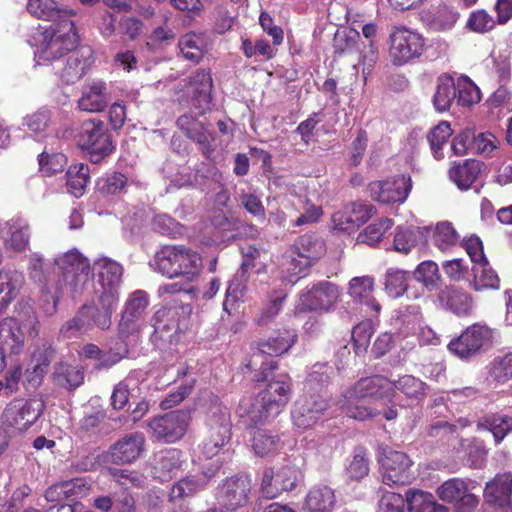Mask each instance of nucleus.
I'll list each match as a JSON object with an SVG mask.
<instances>
[{
    "label": "nucleus",
    "mask_w": 512,
    "mask_h": 512,
    "mask_svg": "<svg viewBox=\"0 0 512 512\" xmlns=\"http://www.w3.org/2000/svg\"><path fill=\"white\" fill-rule=\"evenodd\" d=\"M79 37L71 19L51 23L42 33V41L37 50L39 59L52 61L66 52H72Z\"/></svg>",
    "instance_id": "nucleus-5"
},
{
    "label": "nucleus",
    "mask_w": 512,
    "mask_h": 512,
    "mask_svg": "<svg viewBox=\"0 0 512 512\" xmlns=\"http://www.w3.org/2000/svg\"><path fill=\"white\" fill-rule=\"evenodd\" d=\"M84 370L80 366L59 363L55 366L53 379L56 385L67 390H74L84 382Z\"/></svg>",
    "instance_id": "nucleus-43"
},
{
    "label": "nucleus",
    "mask_w": 512,
    "mask_h": 512,
    "mask_svg": "<svg viewBox=\"0 0 512 512\" xmlns=\"http://www.w3.org/2000/svg\"><path fill=\"white\" fill-rule=\"evenodd\" d=\"M150 300L144 290L131 292L124 302L118 323V335L121 340L137 336L145 326V317Z\"/></svg>",
    "instance_id": "nucleus-6"
},
{
    "label": "nucleus",
    "mask_w": 512,
    "mask_h": 512,
    "mask_svg": "<svg viewBox=\"0 0 512 512\" xmlns=\"http://www.w3.org/2000/svg\"><path fill=\"white\" fill-rule=\"evenodd\" d=\"M336 503L332 488L327 485L312 487L305 497L303 510L305 512H332Z\"/></svg>",
    "instance_id": "nucleus-33"
},
{
    "label": "nucleus",
    "mask_w": 512,
    "mask_h": 512,
    "mask_svg": "<svg viewBox=\"0 0 512 512\" xmlns=\"http://www.w3.org/2000/svg\"><path fill=\"white\" fill-rule=\"evenodd\" d=\"M439 298L447 309L458 316H466L473 309L471 296L455 287H447L445 290H442Z\"/></svg>",
    "instance_id": "nucleus-39"
},
{
    "label": "nucleus",
    "mask_w": 512,
    "mask_h": 512,
    "mask_svg": "<svg viewBox=\"0 0 512 512\" xmlns=\"http://www.w3.org/2000/svg\"><path fill=\"white\" fill-rule=\"evenodd\" d=\"M93 270L97 273L96 296L103 295L119 300V290L124 272L123 266L109 257L101 256L94 260Z\"/></svg>",
    "instance_id": "nucleus-11"
},
{
    "label": "nucleus",
    "mask_w": 512,
    "mask_h": 512,
    "mask_svg": "<svg viewBox=\"0 0 512 512\" xmlns=\"http://www.w3.org/2000/svg\"><path fill=\"white\" fill-rule=\"evenodd\" d=\"M456 101L463 107H469L480 101L478 87L467 77L461 76L455 81Z\"/></svg>",
    "instance_id": "nucleus-53"
},
{
    "label": "nucleus",
    "mask_w": 512,
    "mask_h": 512,
    "mask_svg": "<svg viewBox=\"0 0 512 512\" xmlns=\"http://www.w3.org/2000/svg\"><path fill=\"white\" fill-rule=\"evenodd\" d=\"M456 99L455 80L452 76L443 74L437 79L433 105L438 112L449 110Z\"/></svg>",
    "instance_id": "nucleus-44"
},
{
    "label": "nucleus",
    "mask_w": 512,
    "mask_h": 512,
    "mask_svg": "<svg viewBox=\"0 0 512 512\" xmlns=\"http://www.w3.org/2000/svg\"><path fill=\"white\" fill-rule=\"evenodd\" d=\"M349 389L351 395H358L364 399L384 402L393 400V383L382 375L361 378Z\"/></svg>",
    "instance_id": "nucleus-22"
},
{
    "label": "nucleus",
    "mask_w": 512,
    "mask_h": 512,
    "mask_svg": "<svg viewBox=\"0 0 512 512\" xmlns=\"http://www.w3.org/2000/svg\"><path fill=\"white\" fill-rule=\"evenodd\" d=\"M382 481L388 486L406 485L414 478L412 461L401 451L386 449L379 459Z\"/></svg>",
    "instance_id": "nucleus-10"
},
{
    "label": "nucleus",
    "mask_w": 512,
    "mask_h": 512,
    "mask_svg": "<svg viewBox=\"0 0 512 512\" xmlns=\"http://www.w3.org/2000/svg\"><path fill=\"white\" fill-rule=\"evenodd\" d=\"M178 47L182 56L193 63H198L204 55L203 38L193 32L183 35L179 39Z\"/></svg>",
    "instance_id": "nucleus-51"
},
{
    "label": "nucleus",
    "mask_w": 512,
    "mask_h": 512,
    "mask_svg": "<svg viewBox=\"0 0 512 512\" xmlns=\"http://www.w3.org/2000/svg\"><path fill=\"white\" fill-rule=\"evenodd\" d=\"M182 453L178 449H166L159 451L153 459V475L160 481L171 480L181 467Z\"/></svg>",
    "instance_id": "nucleus-30"
},
{
    "label": "nucleus",
    "mask_w": 512,
    "mask_h": 512,
    "mask_svg": "<svg viewBox=\"0 0 512 512\" xmlns=\"http://www.w3.org/2000/svg\"><path fill=\"white\" fill-rule=\"evenodd\" d=\"M329 407L322 395H302L294 404L292 421L299 429H308L315 425Z\"/></svg>",
    "instance_id": "nucleus-17"
},
{
    "label": "nucleus",
    "mask_w": 512,
    "mask_h": 512,
    "mask_svg": "<svg viewBox=\"0 0 512 512\" xmlns=\"http://www.w3.org/2000/svg\"><path fill=\"white\" fill-rule=\"evenodd\" d=\"M512 495V473L497 474L493 480L486 483L484 497L490 504H502Z\"/></svg>",
    "instance_id": "nucleus-36"
},
{
    "label": "nucleus",
    "mask_w": 512,
    "mask_h": 512,
    "mask_svg": "<svg viewBox=\"0 0 512 512\" xmlns=\"http://www.w3.org/2000/svg\"><path fill=\"white\" fill-rule=\"evenodd\" d=\"M481 171V163L477 160H465L462 164L454 165L449 170V178L458 188L467 190L473 184Z\"/></svg>",
    "instance_id": "nucleus-42"
},
{
    "label": "nucleus",
    "mask_w": 512,
    "mask_h": 512,
    "mask_svg": "<svg viewBox=\"0 0 512 512\" xmlns=\"http://www.w3.org/2000/svg\"><path fill=\"white\" fill-rule=\"evenodd\" d=\"M360 34L351 28H346L336 32L334 37V52L338 55L362 53L359 50L358 43Z\"/></svg>",
    "instance_id": "nucleus-52"
},
{
    "label": "nucleus",
    "mask_w": 512,
    "mask_h": 512,
    "mask_svg": "<svg viewBox=\"0 0 512 512\" xmlns=\"http://www.w3.org/2000/svg\"><path fill=\"white\" fill-rule=\"evenodd\" d=\"M410 279V272L397 268L390 267L384 273V288L385 292L391 298L402 297L408 289Z\"/></svg>",
    "instance_id": "nucleus-46"
},
{
    "label": "nucleus",
    "mask_w": 512,
    "mask_h": 512,
    "mask_svg": "<svg viewBox=\"0 0 512 512\" xmlns=\"http://www.w3.org/2000/svg\"><path fill=\"white\" fill-rule=\"evenodd\" d=\"M93 63V52L90 47H81L68 54L65 66L60 74L66 84H74L80 80Z\"/></svg>",
    "instance_id": "nucleus-27"
},
{
    "label": "nucleus",
    "mask_w": 512,
    "mask_h": 512,
    "mask_svg": "<svg viewBox=\"0 0 512 512\" xmlns=\"http://www.w3.org/2000/svg\"><path fill=\"white\" fill-rule=\"evenodd\" d=\"M129 354L128 344L125 340H121L114 348L108 351H101V356L98 362L95 363L94 369L107 370L118 364L122 359L126 358Z\"/></svg>",
    "instance_id": "nucleus-60"
},
{
    "label": "nucleus",
    "mask_w": 512,
    "mask_h": 512,
    "mask_svg": "<svg viewBox=\"0 0 512 512\" xmlns=\"http://www.w3.org/2000/svg\"><path fill=\"white\" fill-rule=\"evenodd\" d=\"M43 410L44 403L39 399H14L2 413V424L14 432H25L38 420Z\"/></svg>",
    "instance_id": "nucleus-8"
},
{
    "label": "nucleus",
    "mask_w": 512,
    "mask_h": 512,
    "mask_svg": "<svg viewBox=\"0 0 512 512\" xmlns=\"http://www.w3.org/2000/svg\"><path fill=\"white\" fill-rule=\"evenodd\" d=\"M145 436L141 432L125 435L110 447L109 456L114 464H130L144 451Z\"/></svg>",
    "instance_id": "nucleus-24"
},
{
    "label": "nucleus",
    "mask_w": 512,
    "mask_h": 512,
    "mask_svg": "<svg viewBox=\"0 0 512 512\" xmlns=\"http://www.w3.org/2000/svg\"><path fill=\"white\" fill-rule=\"evenodd\" d=\"M473 274L474 277L471 281V286L476 291L499 288V277L492 269L487 259L473 266Z\"/></svg>",
    "instance_id": "nucleus-48"
},
{
    "label": "nucleus",
    "mask_w": 512,
    "mask_h": 512,
    "mask_svg": "<svg viewBox=\"0 0 512 512\" xmlns=\"http://www.w3.org/2000/svg\"><path fill=\"white\" fill-rule=\"evenodd\" d=\"M151 324L160 339L176 343L187 328L186 310L184 307H162L154 313Z\"/></svg>",
    "instance_id": "nucleus-9"
},
{
    "label": "nucleus",
    "mask_w": 512,
    "mask_h": 512,
    "mask_svg": "<svg viewBox=\"0 0 512 512\" xmlns=\"http://www.w3.org/2000/svg\"><path fill=\"white\" fill-rule=\"evenodd\" d=\"M38 162L40 171L45 176H51L52 174L62 172L67 164V158L62 153L49 154L43 151L38 156Z\"/></svg>",
    "instance_id": "nucleus-64"
},
{
    "label": "nucleus",
    "mask_w": 512,
    "mask_h": 512,
    "mask_svg": "<svg viewBox=\"0 0 512 512\" xmlns=\"http://www.w3.org/2000/svg\"><path fill=\"white\" fill-rule=\"evenodd\" d=\"M362 400H364L363 397L351 395V389H347L338 400V405L348 417L359 421L374 418L381 414L379 410L363 405Z\"/></svg>",
    "instance_id": "nucleus-34"
},
{
    "label": "nucleus",
    "mask_w": 512,
    "mask_h": 512,
    "mask_svg": "<svg viewBox=\"0 0 512 512\" xmlns=\"http://www.w3.org/2000/svg\"><path fill=\"white\" fill-rule=\"evenodd\" d=\"M492 343V330L486 325L473 324L448 344L449 351L461 359H468Z\"/></svg>",
    "instance_id": "nucleus-12"
},
{
    "label": "nucleus",
    "mask_w": 512,
    "mask_h": 512,
    "mask_svg": "<svg viewBox=\"0 0 512 512\" xmlns=\"http://www.w3.org/2000/svg\"><path fill=\"white\" fill-rule=\"evenodd\" d=\"M439 498L452 504L455 512H473L479 503L466 481L460 478H452L442 483L437 489Z\"/></svg>",
    "instance_id": "nucleus-16"
},
{
    "label": "nucleus",
    "mask_w": 512,
    "mask_h": 512,
    "mask_svg": "<svg viewBox=\"0 0 512 512\" xmlns=\"http://www.w3.org/2000/svg\"><path fill=\"white\" fill-rule=\"evenodd\" d=\"M128 184L127 177L120 172L104 174L97 180V190L103 195H119L125 192Z\"/></svg>",
    "instance_id": "nucleus-54"
},
{
    "label": "nucleus",
    "mask_w": 512,
    "mask_h": 512,
    "mask_svg": "<svg viewBox=\"0 0 512 512\" xmlns=\"http://www.w3.org/2000/svg\"><path fill=\"white\" fill-rule=\"evenodd\" d=\"M24 283V276L17 270L0 271V309H5L16 298Z\"/></svg>",
    "instance_id": "nucleus-40"
},
{
    "label": "nucleus",
    "mask_w": 512,
    "mask_h": 512,
    "mask_svg": "<svg viewBox=\"0 0 512 512\" xmlns=\"http://www.w3.org/2000/svg\"><path fill=\"white\" fill-rule=\"evenodd\" d=\"M91 330L88 318L83 306L75 316L65 322L60 329V334L67 339L79 337Z\"/></svg>",
    "instance_id": "nucleus-59"
},
{
    "label": "nucleus",
    "mask_w": 512,
    "mask_h": 512,
    "mask_svg": "<svg viewBox=\"0 0 512 512\" xmlns=\"http://www.w3.org/2000/svg\"><path fill=\"white\" fill-rule=\"evenodd\" d=\"M28 273L29 277L35 283L40 285L45 311L47 313H53L56 309L58 298L49 290L47 286L50 272L48 265L45 263V260L41 254L32 253L29 256Z\"/></svg>",
    "instance_id": "nucleus-25"
},
{
    "label": "nucleus",
    "mask_w": 512,
    "mask_h": 512,
    "mask_svg": "<svg viewBox=\"0 0 512 512\" xmlns=\"http://www.w3.org/2000/svg\"><path fill=\"white\" fill-rule=\"evenodd\" d=\"M98 304L83 305L86 312L91 330L97 327L101 330H107L112 325V315L118 306L119 300L114 298L96 296Z\"/></svg>",
    "instance_id": "nucleus-29"
},
{
    "label": "nucleus",
    "mask_w": 512,
    "mask_h": 512,
    "mask_svg": "<svg viewBox=\"0 0 512 512\" xmlns=\"http://www.w3.org/2000/svg\"><path fill=\"white\" fill-rule=\"evenodd\" d=\"M54 265L61 272L64 288L69 292L83 289L89 280L91 265L77 249H72L54 259Z\"/></svg>",
    "instance_id": "nucleus-7"
},
{
    "label": "nucleus",
    "mask_w": 512,
    "mask_h": 512,
    "mask_svg": "<svg viewBox=\"0 0 512 512\" xmlns=\"http://www.w3.org/2000/svg\"><path fill=\"white\" fill-rule=\"evenodd\" d=\"M393 222L389 218H381L370 224L361 232L358 237V243H364L369 246L376 245L384 236V234L392 227Z\"/></svg>",
    "instance_id": "nucleus-57"
},
{
    "label": "nucleus",
    "mask_w": 512,
    "mask_h": 512,
    "mask_svg": "<svg viewBox=\"0 0 512 512\" xmlns=\"http://www.w3.org/2000/svg\"><path fill=\"white\" fill-rule=\"evenodd\" d=\"M297 334L291 330H283L267 340L259 341L256 346H252L253 353L247 364L250 369H256L259 366L260 375L257 381L268 380L273 370L277 368V361L268 359L267 356H280L286 353L296 342Z\"/></svg>",
    "instance_id": "nucleus-3"
},
{
    "label": "nucleus",
    "mask_w": 512,
    "mask_h": 512,
    "mask_svg": "<svg viewBox=\"0 0 512 512\" xmlns=\"http://www.w3.org/2000/svg\"><path fill=\"white\" fill-rule=\"evenodd\" d=\"M264 424H255L250 420L249 434L251 447L256 455L264 457L276 452L279 448L278 434L261 428Z\"/></svg>",
    "instance_id": "nucleus-31"
},
{
    "label": "nucleus",
    "mask_w": 512,
    "mask_h": 512,
    "mask_svg": "<svg viewBox=\"0 0 512 512\" xmlns=\"http://www.w3.org/2000/svg\"><path fill=\"white\" fill-rule=\"evenodd\" d=\"M301 478L302 473L294 464H286L276 473L272 468H265L261 480V495L266 499L276 498L282 491L293 490Z\"/></svg>",
    "instance_id": "nucleus-13"
},
{
    "label": "nucleus",
    "mask_w": 512,
    "mask_h": 512,
    "mask_svg": "<svg viewBox=\"0 0 512 512\" xmlns=\"http://www.w3.org/2000/svg\"><path fill=\"white\" fill-rule=\"evenodd\" d=\"M333 374V367L327 363H316L313 365L304 383V394L322 395V392L330 383Z\"/></svg>",
    "instance_id": "nucleus-38"
},
{
    "label": "nucleus",
    "mask_w": 512,
    "mask_h": 512,
    "mask_svg": "<svg viewBox=\"0 0 512 512\" xmlns=\"http://www.w3.org/2000/svg\"><path fill=\"white\" fill-rule=\"evenodd\" d=\"M109 102L107 84L102 80H92L84 85L78 107L86 112H100Z\"/></svg>",
    "instance_id": "nucleus-28"
},
{
    "label": "nucleus",
    "mask_w": 512,
    "mask_h": 512,
    "mask_svg": "<svg viewBox=\"0 0 512 512\" xmlns=\"http://www.w3.org/2000/svg\"><path fill=\"white\" fill-rule=\"evenodd\" d=\"M154 269L167 278L185 277L192 280L202 268L199 253L183 245H167L156 252Z\"/></svg>",
    "instance_id": "nucleus-1"
},
{
    "label": "nucleus",
    "mask_w": 512,
    "mask_h": 512,
    "mask_svg": "<svg viewBox=\"0 0 512 512\" xmlns=\"http://www.w3.org/2000/svg\"><path fill=\"white\" fill-rule=\"evenodd\" d=\"M212 87L213 81L210 71L205 69L197 70L189 78L185 92L190 98L192 106L199 110L200 115L210 109Z\"/></svg>",
    "instance_id": "nucleus-20"
},
{
    "label": "nucleus",
    "mask_w": 512,
    "mask_h": 512,
    "mask_svg": "<svg viewBox=\"0 0 512 512\" xmlns=\"http://www.w3.org/2000/svg\"><path fill=\"white\" fill-rule=\"evenodd\" d=\"M0 346L11 355H19L24 350V334L16 319L6 317L0 321Z\"/></svg>",
    "instance_id": "nucleus-32"
},
{
    "label": "nucleus",
    "mask_w": 512,
    "mask_h": 512,
    "mask_svg": "<svg viewBox=\"0 0 512 512\" xmlns=\"http://www.w3.org/2000/svg\"><path fill=\"white\" fill-rule=\"evenodd\" d=\"M411 179L400 176L386 181H374L368 186L370 197L384 204L403 203L411 191Z\"/></svg>",
    "instance_id": "nucleus-18"
},
{
    "label": "nucleus",
    "mask_w": 512,
    "mask_h": 512,
    "mask_svg": "<svg viewBox=\"0 0 512 512\" xmlns=\"http://www.w3.org/2000/svg\"><path fill=\"white\" fill-rule=\"evenodd\" d=\"M89 175V167L84 163H76L69 167L66 174L67 188L73 196L80 197L83 195L90 179Z\"/></svg>",
    "instance_id": "nucleus-50"
},
{
    "label": "nucleus",
    "mask_w": 512,
    "mask_h": 512,
    "mask_svg": "<svg viewBox=\"0 0 512 512\" xmlns=\"http://www.w3.org/2000/svg\"><path fill=\"white\" fill-rule=\"evenodd\" d=\"M208 439H213L219 447L225 449L231 439L230 412L217 399L212 401L207 412Z\"/></svg>",
    "instance_id": "nucleus-19"
},
{
    "label": "nucleus",
    "mask_w": 512,
    "mask_h": 512,
    "mask_svg": "<svg viewBox=\"0 0 512 512\" xmlns=\"http://www.w3.org/2000/svg\"><path fill=\"white\" fill-rule=\"evenodd\" d=\"M413 276L416 281L422 283L430 291L439 287V268L434 261L426 260L418 264Z\"/></svg>",
    "instance_id": "nucleus-55"
},
{
    "label": "nucleus",
    "mask_w": 512,
    "mask_h": 512,
    "mask_svg": "<svg viewBox=\"0 0 512 512\" xmlns=\"http://www.w3.org/2000/svg\"><path fill=\"white\" fill-rule=\"evenodd\" d=\"M388 39L389 57L396 66L421 58L427 49L426 38L417 30L404 25L393 26Z\"/></svg>",
    "instance_id": "nucleus-4"
},
{
    "label": "nucleus",
    "mask_w": 512,
    "mask_h": 512,
    "mask_svg": "<svg viewBox=\"0 0 512 512\" xmlns=\"http://www.w3.org/2000/svg\"><path fill=\"white\" fill-rule=\"evenodd\" d=\"M459 18V13L447 6H442L432 15L429 27L435 31H447L454 27Z\"/></svg>",
    "instance_id": "nucleus-61"
},
{
    "label": "nucleus",
    "mask_w": 512,
    "mask_h": 512,
    "mask_svg": "<svg viewBox=\"0 0 512 512\" xmlns=\"http://www.w3.org/2000/svg\"><path fill=\"white\" fill-rule=\"evenodd\" d=\"M207 483V477H187L176 482L170 491L172 500L193 496L202 490Z\"/></svg>",
    "instance_id": "nucleus-56"
},
{
    "label": "nucleus",
    "mask_w": 512,
    "mask_h": 512,
    "mask_svg": "<svg viewBox=\"0 0 512 512\" xmlns=\"http://www.w3.org/2000/svg\"><path fill=\"white\" fill-rule=\"evenodd\" d=\"M189 421V413L175 410L151 419L148 426L157 440L173 443L184 436Z\"/></svg>",
    "instance_id": "nucleus-14"
},
{
    "label": "nucleus",
    "mask_w": 512,
    "mask_h": 512,
    "mask_svg": "<svg viewBox=\"0 0 512 512\" xmlns=\"http://www.w3.org/2000/svg\"><path fill=\"white\" fill-rule=\"evenodd\" d=\"M300 256L315 265L326 253L324 240L316 234H304L290 246Z\"/></svg>",
    "instance_id": "nucleus-35"
},
{
    "label": "nucleus",
    "mask_w": 512,
    "mask_h": 512,
    "mask_svg": "<svg viewBox=\"0 0 512 512\" xmlns=\"http://www.w3.org/2000/svg\"><path fill=\"white\" fill-rule=\"evenodd\" d=\"M405 497L408 512H448L446 507L435 501L431 493L409 490Z\"/></svg>",
    "instance_id": "nucleus-45"
},
{
    "label": "nucleus",
    "mask_w": 512,
    "mask_h": 512,
    "mask_svg": "<svg viewBox=\"0 0 512 512\" xmlns=\"http://www.w3.org/2000/svg\"><path fill=\"white\" fill-rule=\"evenodd\" d=\"M477 428L490 431L498 444L512 431V418L503 414H488L479 419Z\"/></svg>",
    "instance_id": "nucleus-47"
},
{
    "label": "nucleus",
    "mask_w": 512,
    "mask_h": 512,
    "mask_svg": "<svg viewBox=\"0 0 512 512\" xmlns=\"http://www.w3.org/2000/svg\"><path fill=\"white\" fill-rule=\"evenodd\" d=\"M459 242V235L449 222L437 224L434 232V243L441 250L445 251L454 247Z\"/></svg>",
    "instance_id": "nucleus-62"
},
{
    "label": "nucleus",
    "mask_w": 512,
    "mask_h": 512,
    "mask_svg": "<svg viewBox=\"0 0 512 512\" xmlns=\"http://www.w3.org/2000/svg\"><path fill=\"white\" fill-rule=\"evenodd\" d=\"M369 473V461L366 450L363 447L354 449L353 457L346 467L347 477L351 480L359 481Z\"/></svg>",
    "instance_id": "nucleus-58"
},
{
    "label": "nucleus",
    "mask_w": 512,
    "mask_h": 512,
    "mask_svg": "<svg viewBox=\"0 0 512 512\" xmlns=\"http://www.w3.org/2000/svg\"><path fill=\"white\" fill-rule=\"evenodd\" d=\"M490 377L498 383H505L512 378V352L494 358L490 364Z\"/></svg>",
    "instance_id": "nucleus-63"
},
{
    "label": "nucleus",
    "mask_w": 512,
    "mask_h": 512,
    "mask_svg": "<svg viewBox=\"0 0 512 512\" xmlns=\"http://www.w3.org/2000/svg\"><path fill=\"white\" fill-rule=\"evenodd\" d=\"M312 266L304 256L289 247L279 259L278 277L282 283L293 286L309 274Z\"/></svg>",
    "instance_id": "nucleus-21"
},
{
    "label": "nucleus",
    "mask_w": 512,
    "mask_h": 512,
    "mask_svg": "<svg viewBox=\"0 0 512 512\" xmlns=\"http://www.w3.org/2000/svg\"><path fill=\"white\" fill-rule=\"evenodd\" d=\"M374 291V278L372 276H357L350 280L348 294L359 303H364L374 311L380 310V305L372 298Z\"/></svg>",
    "instance_id": "nucleus-37"
},
{
    "label": "nucleus",
    "mask_w": 512,
    "mask_h": 512,
    "mask_svg": "<svg viewBox=\"0 0 512 512\" xmlns=\"http://www.w3.org/2000/svg\"><path fill=\"white\" fill-rule=\"evenodd\" d=\"M4 245L14 252H24L30 243L31 228L27 219L16 216L7 220L1 229Z\"/></svg>",
    "instance_id": "nucleus-26"
},
{
    "label": "nucleus",
    "mask_w": 512,
    "mask_h": 512,
    "mask_svg": "<svg viewBox=\"0 0 512 512\" xmlns=\"http://www.w3.org/2000/svg\"><path fill=\"white\" fill-rule=\"evenodd\" d=\"M27 10L33 16L52 23L70 19V13L60 9L55 0H29Z\"/></svg>",
    "instance_id": "nucleus-41"
},
{
    "label": "nucleus",
    "mask_w": 512,
    "mask_h": 512,
    "mask_svg": "<svg viewBox=\"0 0 512 512\" xmlns=\"http://www.w3.org/2000/svg\"><path fill=\"white\" fill-rule=\"evenodd\" d=\"M393 383V397L395 391L403 393L408 399L413 401H421L426 396V384L412 375H404Z\"/></svg>",
    "instance_id": "nucleus-49"
},
{
    "label": "nucleus",
    "mask_w": 512,
    "mask_h": 512,
    "mask_svg": "<svg viewBox=\"0 0 512 512\" xmlns=\"http://www.w3.org/2000/svg\"><path fill=\"white\" fill-rule=\"evenodd\" d=\"M291 398V379L287 374H279L269 380L249 412V420L255 424H267L276 418Z\"/></svg>",
    "instance_id": "nucleus-2"
},
{
    "label": "nucleus",
    "mask_w": 512,
    "mask_h": 512,
    "mask_svg": "<svg viewBox=\"0 0 512 512\" xmlns=\"http://www.w3.org/2000/svg\"><path fill=\"white\" fill-rule=\"evenodd\" d=\"M79 146L94 164L100 163L115 149L107 130H86L80 137Z\"/></svg>",
    "instance_id": "nucleus-23"
},
{
    "label": "nucleus",
    "mask_w": 512,
    "mask_h": 512,
    "mask_svg": "<svg viewBox=\"0 0 512 512\" xmlns=\"http://www.w3.org/2000/svg\"><path fill=\"white\" fill-rule=\"evenodd\" d=\"M339 295L337 285L329 281H320L301 294L297 311L328 312L338 301Z\"/></svg>",
    "instance_id": "nucleus-15"
}]
</instances>
